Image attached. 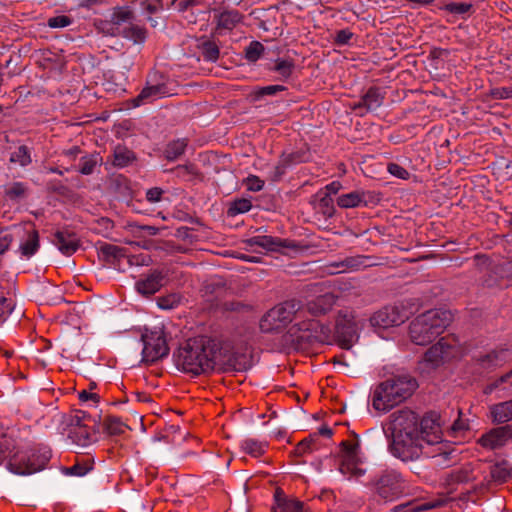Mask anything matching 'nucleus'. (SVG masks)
<instances>
[{"label": "nucleus", "mask_w": 512, "mask_h": 512, "mask_svg": "<svg viewBox=\"0 0 512 512\" xmlns=\"http://www.w3.org/2000/svg\"><path fill=\"white\" fill-rule=\"evenodd\" d=\"M352 36L353 34L349 30H340L337 32L336 41L339 44H347Z\"/></svg>", "instance_id": "4d7b16f0"}, {"label": "nucleus", "mask_w": 512, "mask_h": 512, "mask_svg": "<svg viewBox=\"0 0 512 512\" xmlns=\"http://www.w3.org/2000/svg\"><path fill=\"white\" fill-rule=\"evenodd\" d=\"M441 8L448 11L451 14L463 16L470 12L472 5L470 3L449 2L442 6Z\"/></svg>", "instance_id": "e433bc0d"}, {"label": "nucleus", "mask_w": 512, "mask_h": 512, "mask_svg": "<svg viewBox=\"0 0 512 512\" xmlns=\"http://www.w3.org/2000/svg\"><path fill=\"white\" fill-rule=\"evenodd\" d=\"M162 190L159 188L149 189L146 193V198L149 202L155 203L158 202L161 198Z\"/></svg>", "instance_id": "5fc2aeb1"}, {"label": "nucleus", "mask_w": 512, "mask_h": 512, "mask_svg": "<svg viewBox=\"0 0 512 512\" xmlns=\"http://www.w3.org/2000/svg\"><path fill=\"white\" fill-rule=\"evenodd\" d=\"M335 304V297L326 293L309 301L306 305V311L312 316H319L327 313ZM305 311V309H303Z\"/></svg>", "instance_id": "f3484780"}, {"label": "nucleus", "mask_w": 512, "mask_h": 512, "mask_svg": "<svg viewBox=\"0 0 512 512\" xmlns=\"http://www.w3.org/2000/svg\"><path fill=\"white\" fill-rule=\"evenodd\" d=\"M490 416L495 423H506L512 420V400L490 406Z\"/></svg>", "instance_id": "6ab92c4d"}, {"label": "nucleus", "mask_w": 512, "mask_h": 512, "mask_svg": "<svg viewBox=\"0 0 512 512\" xmlns=\"http://www.w3.org/2000/svg\"><path fill=\"white\" fill-rule=\"evenodd\" d=\"M317 439V434H312L309 437L305 438L301 442L298 443L295 453L299 456H302L306 453L311 452L313 448V444L315 440Z\"/></svg>", "instance_id": "37998d69"}, {"label": "nucleus", "mask_w": 512, "mask_h": 512, "mask_svg": "<svg viewBox=\"0 0 512 512\" xmlns=\"http://www.w3.org/2000/svg\"><path fill=\"white\" fill-rule=\"evenodd\" d=\"M106 431L111 435H119L125 432L127 425L116 416H108L104 421Z\"/></svg>", "instance_id": "7c9ffc66"}, {"label": "nucleus", "mask_w": 512, "mask_h": 512, "mask_svg": "<svg viewBox=\"0 0 512 512\" xmlns=\"http://www.w3.org/2000/svg\"><path fill=\"white\" fill-rule=\"evenodd\" d=\"M377 493L386 501H392L403 495L407 489V483L394 470L385 471L376 483Z\"/></svg>", "instance_id": "1a4fd4ad"}, {"label": "nucleus", "mask_w": 512, "mask_h": 512, "mask_svg": "<svg viewBox=\"0 0 512 512\" xmlns=\"http://www.w3.org/2000/svg\"><path fill=\"white\" fill-rule=\"evenodd\" d=\"M141 340L143 342L142 355L144 361L154 362L168 354L169 349L162 327L146 329Z\"/></svg>", "instance_id": "6e6552de"}, {"label": "nucleus", "mask_w": 512, "mask_h": 512, "mask_svg": "<svg viewBox=\"0 0 512 512\" xmlns=\"http://www.w3.org/2000/svg\"><path fill=\"white\" fill-rule=\"evenodd\" d=\"M251 242L268 251L276 250L278 247L277 242L270 236H256L251 239Z\"/></svg>", "instance_id": "58836bf2"}, {"label": "nucleus", "mask_w": 512, "mask_h": 512, "mask_svg": "<svg viewBox=\"0 0 512 512\" xmlns=\"http://www.w3.org/2000/svg\"><path fill=\"white\" fill-rule=\"evenodd\" d=\"M416 388V380L408 374L389 377L377 384L372 390V407L379 413H387L407 400Z\"/></svg>", "instance_id": "20e7f679"}, {"label": "nucleus", "mask_w": 512, "mask_h": 512, "mask_svg": "<svg viewBox=\"0 0 512 512\" xmlns=\"http://www.w3.org/2000/svg\"><path fill=\"white\" fill-rule=\"evenodd\" d=\"M252 207L251 200L248 198L237 199L231 203L228 214L235 216L237 214L248 212Z\"/></svg>", "instance_id": "f704fd0d"}, {"label": "nucleus", "mask_w": 512, "mask_h": 512, "mask_svg": "<svg viewBox=\"0 0 512 512\" xmlns=\"http://www.w3.org/2000/svg\"><path fill=\"white\" fill-rule=\"evenodd\" d=\"M512 438V426L505 425L491 429L484 434L479 443L487 449H496L504 446Z\"/></svg>", "instance_id": "ddd939ff"}, {"label": "nucleus", "mask_w": 512, "mask_h": 512, "mask_svg": "<svg viewBox=\"0 0 512 512\" xmlns=\"http://www.w3.org/2000/svg\"><path fill=\"white\" fill-rule=\"evenodd\" d=\"M10 161L21 166L28 165L31 162L28 148L25 146L18 147L14 152L11 153Z\"/></svg>", "instance_id": "c9c22d12"}, {"label": "nucleus", "mask_w": 512, "mask_h": 512, "mask_svg": "<svg viewBox=\"0 0 512 512\" xmlns=\"http://www.w3.org/2000/svg\"><path fill=\"white\" fill-rule=\"evenodd\" d=\"M170 95L167 87L164 84H157L153 86H147L143 88L141 93L134 98L133 106L138 107L142 104L152 102L154 100L160 99L162 97Z\"/></svg>", "instance_id": "2eb2a0df"}, {"label": "nucleus", "mask_w": 512, "mask_h": 512, "mask_svg": "<svg viewBox=\"0 0 512 512\" xmlns=\"http://www.w3.org/2000/svg\"><path fill=\"white\" fill-rule=\"evenodd\" d=\"M285 167H286V163L284 160H281V162L274 167V171L272 174V179L274 181H277L282 177V175L285 172Z\"/></svg>", "instance_id": "13d9d810"}, {"label": "nucleus", "mask_w": 512, "mask_h": 512, "mask_svg": "<svg viewBox=\"0 0 512 512\" xmlns=\"http://www.w3.org/2000/svg\"><path fill=\"white\" fill-rule=\"evenodd\" d=\"M182 300V296L178 293H170L165 296H161L157 299V305L159 308L169 310L177 307Z\"/></svg>", "instance_id": "473e14b6"}, {"label": "nucleus", "mask_w": 512, "mask_h": 512, "mask_svg": "<svg viewBox=\"0 0 512 512\" xmlns=\"http://www.w3.org/2000/svg\"><path fill=\"white\" fill-rule=\"evenodd\" d=\"M264 51V47L260 42L254 41L246 48L245 55L249 61H257Z\"/></svg>", "instance_id": "79ce46f5"}, {"label": "nucleus", "mask_w": 512, "mask_h": 512, "mask_svg": "<svg viewBox=\"0 0 512 512\" xmlns=\"http://www.w3.org/2000/svg\"><path fill=\"white\" fill-rule=\"evenodd\" d=\"M122 34L125 38L132 40L134 43L143 42L146 38V30L134 24H129L122 29Z\"/></svg>", "instance_id": "c756f323"}, {"label": "nucleus", "mask_w": 512, "mask_h": 512, "mask_svg": "<svg viewBox=\"0 0 512 512\" xmlns=\"http://www.w3.org/2000/svg\"><path fill=\"white\" fill-rule=\"evenodd\" d=\"M285 90V87L282 85H269L260 89V95H274L277 92Z\"/></svg>", "instance_id": "864d4df0"}, {"label": "nucleus", "mask_w": 512, "mask_h": 512, "mask_svg": "<svg viewBox=\"0 0 512 512\" xmlns=\"http://www.w3.org/2000/svg\"><path fill=\"white\" fill-rule=\"evenodd\" d=\"M91 469L92 467L87 463H76L71 467L65 468L64 473L70 476L81 477L86 475Z\"/></svg>", "instance_id": "c03bdc74"}, {"label": "nucleus", "mask_w": 512, "mask_h": 512, "mask_svg": "<svg viewBox=\"0 0 512 512\" xmlns=\"http://www.w3.org/2000/svg\"><path fill=\"white\" fill-rule=\"evenodd\" d=\"M131 12L129 10L119 9L113 14L114 24L120 25L123 22L130 20Z\"/></svg>", "instance_id": "603ef678"}, {"label": "nucleus", "mask_w": 512, "mask_h": 512, "mask_svg": "<svg viewBox=\"0 0 512 512\" xmlns=\"http://www.w3.org/2000/svg\"><path fill=\"white\" fill-rule=\"evenodd\" d=\"M215 361V345L205 338L188 340L174 354L177 369L192 375L213 370Z\"/></svg>", "instance_id": "7ed1b4c3"}, {"label": "nucleus", "mask_w": 512, "mask_h": 512, "mask_svg": "<svg viewBox=\"0 0 512 512\" xmlns=\"http://www.w3.org/2000/svg\"><path fill=\"white\" fill-rule=\"evenodd\" d=\"M335 364L343 367H347V363L343 360L342 356L335 358Z\"/></svg>", "instance_id": "338daca9"}, {"label": "nucleus", "mask_w": 512, "mask_h": 512, "mask_svg": "<svg viewBox=\"0 0 512 512\" xmlns=\"http://www.w3.org/2000/svg\"><path fill=\"white\" fill-rule=\"evenodd\" d=\"M469 429V423L467 420L462 419L459 417L454 424L452 425V431L454 433L465 431Z\"/></svg>", "instance_id": "6e6d98bb"}, {"label": "nucleus", "mask_w": 512, "mask_h": 512, "mask_svg": "<svg viewBox=\"0 0 512 512\" xmlns=\"http://www.w3.org/2000/svg\"><path fill=\"white\" fill-rule=\"evenodd\" d=\"M383 96L378 88H370L361 98L355 108H366L367 110H375L381 106Z\"/></svg>", "instance_id": "412c9836"}, {"label": "nucleus", "mask_w": 512, "mask_h": 512, "mask_svg": "<svg viewBox=\"0 0 512 512\" xmlns=\"http://www.w3.org/2000/svg\"><path fill=\"white\" fill-rule=\"evenodd\" d=\"M388 171L391 175L400 179H407L409 176V172L396 163H390L388 165Z\"/></svg>", "instance_id": "8fccbe9b"}, {"label": "nucleus", "mask_w": 512, "mask_h": 512, "mask_svg": "<svg viewBox=\"0 0 512 512\" xmlns=\"http://www.w3.org/2000/svg\"><path fill=\"white\" fill-rule=\"evenodd\" d=\"M305 316V311L299 306V303L292 300L276 305L270 309L260 321V329L263 332H272L285 327L288 323L295 320V325L299 330L314 332L315 338L320 341H329L331 330L329 327L319 324L314 320L300 322Z\"/></svg>", "instance_id": "f03ea898"}, {"label": "nucleus", "mask_w": 512, "mask_h": 512, "mask_svg": "<svg viewBox=\"0 0 512 512\" xmlns=\"http://www.w3.org/2000/svg\"><path fill=\"white\" fill-rule=\"evenodd\" d=\"M408 316L402 306H386L371 316L370 323L375 328L386 329L404 323Z\"/></svg>", "instance_id": "9d476101"}, {"label": "nucleus", "mask_w": 512, "mask_h": 512, "mask_svg": "<svg viewBox=\"0 0 512 512\" xmlns=\"http://www.w3.org/2000/svg\"><path fill=\"white\" fill-rule=\"evenodd\" d=\"M79 396L81 400L96 399L97 397L96 394H92L87 391H82Z\"/></svg>", "instance_id": "0e129e2a"}, {"label": "nucleus", "mask_w": 512, "mask_h": 512, "mask_svg": "<svg viewBox=\"0 0 512 512\" xmlns=\"http://www.w3.org/2000/svg\"><path fill=\"white\" fill-rule=\"evenodd\" d=\"M96 163L97 161L93 158H83L80 167V172L84 175L91 174L96 166Z\"/></svg>", "instance_id": "3c124183"}, {"label": "nucleus", "mask_w": 512, "mask_h": 512, "mask_svg": "<svg viewBox=\"0 0 512 512\" xmlns=\"http://www.w3.org/2000/svg\"><path fill=\"white\" fill-rule=\"evenodd\" d=\"M294 69V64L291 60L280 59L275 63L274 70L279 73L283 78H288Z\"/></svg>", "instance_id": "ea45409f"}, {"label": "nucleus", "mask_w": 512, "mask_h": 512, "mask_svg": "<svg viewBox=\"0 0 512 512\" xmlns=\"http://www.w3.org/2000/svg\"><path fill=\"white\" fill-rule=\"evenodd\" d=\"M341 449L340 472L349 478H359L365 473L362 467L363 462L359 450V441L357 438L343 441Z\"/></svg>", "instance_id": "0eeeda50"}, {"label": "nucleus", "mask_w": 512, "mask_h": 512, "mask_svg": "<svg viewBox=\"0 0 512 512\" xmlns=\"http://www.w3.org/2000/svg\"><path fill=\"white\" fill-rule=\"evenodd\" d=\"M243 20L242 14L235 9L224 10L216 16L217 29L232 30Z\"/></svg>", "instance_id": "a211bd4d"}, {"label": "nucleus", "mask_w": 512, "mask_h": 512, "mask_svg": "<svg viewBox=\"0 0 512 512\" xmlns=\"http://www.w3.org/2000/svg\"><path fill=\"white\" fill-rule=\"evenodd\" d=\"M491 477L494 481L502 483L512 478V465L508 461H500L491 466Z\"/></svg>", "instance_id": "4be33fe9"}, {"label": "nucleus", "mask_w": 512, "mask_h": 512, "mask_svg": "<svg viewBox=\"0 0 512 512\" xmlns=\"http://www.w3.org/2000/svg\"><path fill=\"white\" fill-rule=\"evenodd\" d=\"M166 273L161 270H154L142 277L135 283L136 291L143 296H150L160 290L166 283Z\"/></svg>", "instance_id": "f8f14e48"}, {"label": "nucleus", "mask_w": 512, "mask_h": 512, "mask_svg": "<svg viewBox=\"0 0 512 512\" xmlns=\"http://www.w3.org/2000/svg\"><path fill=\"white\" fill-rule=\"evenodd\" d=\"M363 202V195L357 191L340 195L337 204L341 208H355Z\"/></svg>", "instance_id": "cd10ccee"}, {"label": "nucleus", "mask_w": 512, "mask_h": 512, "mask_svg": "<svg viewBox=\"0 0 512 512\" xmlns=\"http://www.w3.org/2000/svg\"><path fill=\"white\" fill-rule=\"evenodd\" d=\"M452 349L453 347L448 340L441 338L425 353L424 362L431 367H436L452 355Z\"/></svg>", "instance_id": "4468645a"}, {"label": "nucleus", "mask_w": 512, "mask_h": 512, "mask_svg": "<svg viewBox=\"0 0 512 512\" xmlns=\"http://www.w3.org/2000/svg\"><path fill=\"white\" fill-rule=\"evenodd\" d=\"M144 229H146L150 235H155L157 233V228L153 226H146Z\"/></svg>", "instance_id": "774afa93"}, {"label": "nucleus", "mask_w": 512, "mask_h": 512, "mask_svg": "<svg viewBox=\"0 0 512 512\" xmlns=\"http://www.w3.org/2000/svg\"><path fill=\"white\" fill-rule=\"evenodd\" d=\"M113 164L118 167H125L134 159V154L131 150L124 146H116L113 153Z\"/></svg>", "instance_id": "bb28decb"}, {"label": "nucleus", "mask_w": 512, "mask_h": 512, "mask_svg": "<svg viewBox=\"0 0 512 512\" xmlns=\"http://www.w3.org/2000/svg\"><path fill=\"white\" fill-rule=\"evenodd\" d=\"M318 197V207L322 210V212L325 215L332 216L334 214V205L332 197L328 193L323 192H319Z\"/></svg>", "instance_id": "4c0bfd02"}, {"label": "nucleus", "mask_w": 512, "mask_h": 512, "mask_svg": "<svg viewBox=\"0 0 512 512\" xmlns=\"http://www.w3.org/2000/svg\"><path fill=\"white\" fill-rule=\"evenodd\" d=\"M28 186L23 182H12L4 186V195L8 200L20 201L27 196Z\"/></svg>", "instance_id": "b1692460"}, {"label": "nucleus", "mask_w": 512, "mask_h": 512, "mask_svg": "<svg viewBox=\"0 0 512 512\" xmlns=\"http://www.w3.org/2000/svg\"><path fill=\"white\" fill-rule=\"evenodd\" d=\"M12 243V236L6 234L0 237V255H2L6 250H8L9 246Z\"/></svg>", "instance_id": "bf43d9fd"}, {"label": "nucleus", "mask_w": 512, "mask_h": 512, "mask_svg": "<svg viewBox=\"0 0 512 512\" xmlns=\"http://www.w3.org/2000/svg\"><path fill=\"white\" fill-rule=\"evenodd\" d=\"M512 388V369L506 374L502 375L492 383L486 386L484 393L490 394L496 389H502L504 391Z\"/></svg>", "instance_id": "c85d7f7f"}, {"label": "nucleus", "mask_w": 512, "mask_h": 512, "mask_svg": "<svg viewBox=\"0 0 512 512\" xmlns=\"http://www.w3.org/2000/svg\"><path fill=\"white\" fill-rule=\"evenodd\" d=\"M39 248V235L36 230L27 232L26 238L20 244V252L23 256L30 258Z\"/></svg>", "instance_id": "5701e85b"}, {"label": "nucleus", "mask_w": 512, "mask_h": 512, "mask_svg": "<svg viewBox=\"0 0 512 512\" xmlns=\"http://www.w3.org/2000/svg\"><path fill=\"white\" fill-rule=\"evenodd\" d=\"M102 252L107 256L117 257L119 248L114 245H106L102 247Z\"/></svg>", "instance_id": "680f3d73"}, {"label": "nucleus", "mask_w": 512, "mask_h": 512, "mask_svg": "<svg viewBox=\"0 0 512 512\" xmlns=\"http://www.w3.org/2000/svg\"><path fill=\"white\" fill-rule=\"evenodd\" d=\"M332 433V429L327 426H322L318 429V434L325 437H330Z\"/></svg>", "instance_id": "e2e57ef3"}, {"label": "nucleus", "mask_w": 512, "mask_h": 512, "mask_svg": "<svg viewBox=\"0 0 512 512\" xmlns=\"http://www.w3.org/2000/svg\"><path fill=\"white\" fill-rule=\"evenodd\" d=\"M187 143L184 139H178L168 144L165 155L168 160H174L182 155L185 151Z\"/></svg>", "instance_id": "2f4dec72"}, {"label": "nucleus", "mask_w": 512, "mask_h": 512, "mask_svg": "<svg viewBox=\"0 0 512 512\" xmlns=\"http://www.w3.org/2000/svg\"><path fill=\"white\" fill-rule=\"evenodd\" d=\"M54 244L64 255H71L78 249L79 240L74 233L58 231L54 237Z\"/></svg>", "instance_id": "dca6fc26"}, {"label": "nucleus", "mask_w": 512, "mask_h": 512, "mask_svg": "<svg viewBox=\"0 0 512 512\" xmlns=\"http://www.w3.org/2000/svg\"><path fill=\"white\" fill-rule=\"evenodd\" d=\"M452 319L449 311L429 310L417 316L409 326L410 339L416 345H426L441 335Z\"/></svg>", "instance_id": "39448f33"}, {"label": "nucleus", "mask_w": 512, "mask_h": 512, "mask_svg": "<svg viewBox=\"0 0 512 512\" xmlns=\"http://www.w3.org/2000/svg\"><path fill=\"white\" fill-rule=\"evenodd\" d=\"M388 431L392 436L391 452L402 461H414L424 456L445 459L449 445L443 441L440 417L429 413L422 419L410 409H400L389 417Z\"/></svg>", "instance_id": "f257e3e1"}, {"label": "nucleus", "mask_w": 512, "mask_h": 512, "mask_svg": "<svg viewBox=\"0 0 512 512\" xmlns=\"http://www.w3.org/2000/svg\"><path fill=\"white\" fill-rule=\"evenodd\" d=\"M50 458V450L46 447L18 449L9 457L7 469L20 476L32 475L41 471Z\"/></svg>", "instance_id": "423d86ee"}, {"label": "nucleus", "mask_w": 512, "mask_h": 512, "mask_svg": "<svg viewBox=\"0 0 512 512\" xmlns=\"http://www.w3.org/2000/svg\"><path fill=\"white\" fill-rule=\"evenodd\" d=\"M240 447L243 452L253 457H259L266 452L268 445L266 442L258 441L253 438H246L241 441Z\"/></svg>", "instance_id": "393cba45"}, {"label": "nucleus", "mask_w": 512, "mask_h": 512, "mask_svg": "<svg viewBox=\"0 0 512 512\" xmlns=\"http://www.w3.org/2000/svg\"><path fill=\"white\" fill-rule=\"evenodd\" d=\"M512 357L510 351L501 349L499 351H492L480 359V364L483 368H494L503 365Z\"/></svg>", "instance_id": "aec40b11"}, {"label": "nucleus", "mask_w": 512, "mask_h": 512, "mask_svg": "<svg viewBox=\"0 0 512 512\" xmlns=\"http://www.w3.org/2000/svg\"><path fill=\"white\" fill-rule=\"evenodd\" d=\"M203 56L208 61H216L219 57L218 47L211 42L205 43L203 46Z\"/></svg>", "instance_id": "49530a36"}, {"label": "nucleus", "mask_w": 512, "mask_h": 512, "mask_svg": "<svg viewBox=\"0 0 512 512\" xmlns=\"http://www.w3.org/2000/svg\"><path fill=\"white\" fill-rule=\"evenodd\" d=\"M71 24V19L65 15L55 16L48 20V26L51 28H64Z\"/></svg>", "instance_id": "09e8293b"}, {"label": "nucleus", "mask_w": 512, "mask_h": 512, "mask_svg": "<svg viewBox=\"0 0 512 512\" xmlns=\"http://www.w3.org/2000/svg\"><path fill=\"white\" fill-rule=\"evenodd\" d=\"M274 512H304L303 503L300 501H288L278 505Z\"/></svg>", "instance_id": "a18cd8bd"}, {"label": "nucleus", "mask_w": 512, "mask_h": 512, "mask_svg": "<svg viewBox=\"0 0 512 512\" xmlns=\"http://www.w3.org/2000/svg\"><path fill=\"white\" fill-rule=\"evenodd\" d=\"M15 303L12 298L0 296V323L4 322L12 313Z\"/></svg>", "instance_id": "a19ab883"}, {"label": "nucleus", "mask_w": 512, "mask_h": 512, "mask_svg": "<svg viewBox=\"0 0 512 512\" xmlns=\"http://www.w3.org/2000/svg\"><path fill=\"white\" fill-rule=\"evenodd\" d=\"M407 2L415 3L418 5H431L434 3V0H407Z\"/></svg>", "instance_id": "69168bd1"}, {"label": "nucleus", "mask_w": 512, "mask_h": 512, "mask_svg": "<svg viewBox=\"0 0 512 512\" xmlns=\"http://www.w3.org/2000/svg\"><path fill=\"white\" fill-rule=\"evenodd\" d=\"M442 504L440 501H429L424 502L420 504H413V505H401L395 507V511H403V512H420L424 510L433 509L435 507H438Z\"/></svg>", "instance_id": "72a5a7b5"}, {"label": "nucleus", "mask_w": 512, "mask_h": 512, "mask_svg": "<svg viewBox=\"0 0 512 512\" xmlns=\"http://www.w3.org/2000/svg\"><path fill=\"white\" fill-rule=\"evenodd\" d=\"M334 336L342 348L349 349L358 339V326L353 317H339Z\"/></svg>", "instance_id": "9b49d317"}, {"label": "nucleus", "mask_w": 512, "mask_h": 512, "mask_svg": "<svg viewBox=\"0 0 512 512\" xmlns=\"http://www.w3.org/2000/svg\"><path fill=\"white\" fill-rule=\"evenodd\" d=\"M245 185L249 191L258 192L264 187V181L255 175H250L245 179Z\"/></svg>", "instance_id": "de8ad7c7"}, {"label": "nucleus", "mask_w": 512, "mask_h": 512, "mask_svg": "<svg viewBox=\"0 0 512 512\" xmlns=\"http://www.w3.org/2000/svg\"><path fill=\"white\" fill-rule=\"evenodd\" d=\"M341 189V184L338 181H333L330 184L326 185L323 193H328L330 196L337 194Z\"/></svg>", "instance_id": "052dcab7"}, {"label": "nucleus", "mask_w": 512, "mask_h": 512, "mask_svg": "<svg viewBox=\"0 0 512 512\" xmlns=\"http://www.w3.org/2000/svg\"><path fill=\"white\" fill-rule=\"evenodd\" d=\"M71 438L81 447H87L96 440L94 433L84 426H79L72 432Z\"/></svg>", "instance_id": "a878e982"}]
</instances>
